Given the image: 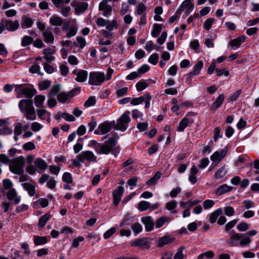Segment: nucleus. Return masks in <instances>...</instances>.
Wrapping results in <instances>:
<instances>
[{"mask_svg":"<svg viewBox=\"0 0 259 259\" xmlns=\"http://www.w3.org/2000/svg\"><path fill=\"white\" fill-rule=\"evenodd\" d=\"M19 108L27 120H34L36 118L33 101L29 99L21 100L18 104Z\"/></svg>","mask_w":259,"mask_h":259,"instance_id":"f257e3e1","label":"nucleus"},{"mask_svg":"<svg viewBox=\"0 0 259 259\" xmlns=\"http://www.w3.org/2000/svg\"><path fill=\"white\" fill-rule=\"evenodd\" d=\"M113 73V70L109 68L106 75L103 72L93 71L90 73L89 83L91 85H99L102 84L105 80H109L111 79Z\"/></svg>","mask_w":259,"mask_h":259,"instance_id":"f03ea898","label":"nucleus"},{"mask_svg":"<svg viewBox=\"0 0 259 259\" xmlns=\"http://www.w3.org/2000/svg\"><path fill=\"white\" fill-rule=\"evenodd\" d=\"M116 144V142L113 138H110L108 141L105 142L104 144H97L95 147V150L98 154H108L110 152H112L115 156H116V152L113 149Z\"/></svg>","mask_w":259,"mask_h":259,"instance_id":"7ed1b4c3","label":"nucleus"},{"mask_svg":"<svg viewBox=\"0 0 259 259\" xmlns=\"http://www.w3.org/2000/svg\"><path fill=\"white\" fill-rule=\"evenodd\" d=\"M25 165L24 158L23 156H19L12 160L10 164V171L17 175H21L24 172L23 168Z\"/></svg>","mask_w":259,"mask_h":259,"instance_id":"20e7f679","label":"nucleus"},{"mask_svg":"<svg viewBox=\"0 0 259 259\" xmlns=\"http://www.w3.org/2000/svg\"><path fill=\"white\" fill-rule=\"evenodd\" d=\"M130 112L125 111L121 116L117 120V123H115V128L117 130L124 132L128 127V124L131 121L130 117Z\"/></svg>","mask_w":259,"mask_h":259,"instance_id":"39448f33","label":"nucleus"},{"mask_svg":"<svg viewBox=\"0 0 259 259\" xmlns=\"http://www.w3.org/2000/svg\"><path fill=\"white\" fill-rule=\"evenodd\" d=\"M115 125V121H104L100 123L97 129L95 130L96 135H104L110 131L112 127Z\"/></svg>","mask_w":259,"mask_h":259,"instance_id":"423d86ee","label":"nucleus"},{"mask_svg":"<svg viewBox=\"0 0 259 259\" xmlns=\"http://www.w3.org/2000/svg\"><path fill=\"white\" fill-rule=\"evenodd\" d=\"M228 148L225 147L220 151H217L214 152L210 156V159L212 161V164H214V166H216L226 156Z\"/></svg>","mask_w":259,"mask_h":259,"instance_id":"0eeeda50","label":"nucleus"},{"mask_svg":"<svg viewBox=\"0 0 259 259\" xmlns=\"http://www.w3.org/2000/svg\"><path fill=\"white\" fill-rule=\"evenodd\" d=\"M0 24L4 25L5 29L9 31H14L16 30L19 26V23L18 20L14 21L5 19H2Z\"/></svg>","mask_w":259,"mask_h":259,"instance_id":"6e6552de","label":"nucleus"},{"mask_svg":"<svg viewBox=\"0 0 259 259\" xmlns=\"http://www.w3.org/2000/svg\"><path fill=\"white\" fill-rule=\"evenodd\" d=\"M243 236V234L236 233L234 231L230 232V237L226 241V243L231 247L237 246L238 241Z\"/></svg>","mask_w":259,"mask_h":259,"instance_id":"1a4fd4ad","label":"nucleus"},{"mask_svg":"<svg viewBox=\"0 0 259 259\" xmlns=\"http://www.w3.org/2000/svg\"><path fill=\"white\" fill-rule=\"evenodd\" d=\"M77 158L79 159L81 162H84L86 160L89 162H96L97 157L92 151H85L82 152L80 154L78 155L77 156Z\"/></svg>","mask_w":259,"mask_h":259,"instance_id":"9d476101","label":"nucleus"},{"mask_svg":"<svg viewBox=\"0 0 259 259\" xmlns=\"http://www.w3.org/2000/svg\"><path fill=\"white\" fill-rule=\"evenodd\" d=\"M16 90L18 92H22L26 97L31 98L36 93V90L32 88H23V84H19L16 86Z\"/></svg>","mask_w":259,"mask_h":259,"instance_id":"9b49d317","label":"nucleus"},{"mask_svg":"<svg viewBox=\"0 0 259 259\" xmlns=\"http://www.w3.org/2000/svg\"><path fill=\"white\" fill-rule=\"evenodd\" d=\"M193 9L194 5L191 3V1L185 0L182 3L176 13L180 15L184 9H186L185 12L187 15H189L193 11Z\"/></svg>","mask_w":259,"mask_h":259,"instance_id":"f8f14e48","label":"nucleus"},{"mask_svg":"<svg viewBox=\"0 0 259 259\" xmlns=\"http://www.w3.org/2000/svg\"><path fill=\"white\" fill-rule=\"evenodd\" d=\"M191 113H188L186 116L183 118L179 124L177 131L179 132H183L185 128L189 125V123H192L194 121L192 119H189L188 116L192 115Z\"/></svg>","mask_w":259,"mask_h":259,"instance_id":"ddd939ff","label":"nucleus"},{"mask_svg":"<svg viewBox=\"0 0 259 259\" xmlns=\"http://www.w3.org/2000/svg\"><path fill=\"white\" fill-rule=\"evenodd\" d=\"M73 74L76 75L75 80L79 82L85 81L88 77V72L81 69H75L72 71Z\"/></svg>","mask_w":259,"mask_h":259,"instance_id":"4468645a","label":"nucleus"},{"mask_svg":"<svg viewBox=\"0 0 259 259\" xmlns=\"http://www.w3.org/2000/svg\"><path fill=\"white\" fill-rule=\"evenodd\" d=\"M99 9L100 11H103V15L105 17H108L110 15L112 11V7L108 5L107 0H103L100 3Z\"/></svg>","mask_w":259,"mask_h":259,"instance_id":"2eb2a0df","label":"nucleus"},{"mask_svg":"<svg viewBox=\"0 0 259 259\" xmlns=\"http://www.w3.org/2000/svg\"><path fill=\"white\" fill-rule=\"evenodd\" d=\"M123 192L124 188L122 186H118L116 190L113 191V197L114 205L117 206L119 204Z\"/></svg>","mask_w":259,"mask_h":259,"instance_id":"dca6fc26","label":"nucleus"},{"mask_svg":"<svg viewBox=\"0 0 259 259\" xmlns=\"http://www.w3.org/2000/svg\"><path fill=\"white\" fill-rule=\"evenodd\" d=\"M51 30L52 28L48 27L42 33L44 41L49 44H53L54 42V36Z\"/></svg>","mask_w":259,"mask_h":259,"instance_id":"f3484780","label":"nucleus"},{"mask_svg":"<svg viewBox=\"0 0 259 259\" xmlns=\"http://www.w3.org/2000/svg\"><path fill=\"white\" fill-rule=\"evenodd\" d=\"M141 222L145 225V229L147 231H151L153 230L154 222L152 220V217L150 216H147L142 217L141 218Z\"/></svg>","mask_w":259,"mask_h":259,"instance_id":"a211bd4d","label":"nucleus"},{"mask_svg":"<svg viewBox=\"0 0 259 259\" xmlns=\"http://www.w3.org/2000/svg\"><path fill=\"white\" fill-rule=\"evenodd\" d=\"M22 186L30 196H33L35 195V186L33 184L26 182L22 183Z\"/></svg>","mask_w":259,"mask_h":259,"instance_id":"6ab92c4d","label":"nucleus"},{"mask_svg":"<svg viewBox=\"0 0 259 259\" xmlns=\"http://www.w3.org/2000/svg\"><path fill=\"white\" fill-rule=\"evenodd\" d=\"M233 188L229 186L227 184H223L215 190V193L216 195L220 196L223 194L229 192L232 190Z\"/></svg>","mask_w":259,"mask_h":259,"instance_id":"aec40b11","label":"nucleus"},{"mask_svg":"<svg viewBox=\"0 0 259 259\" xmlns=\"http://www.w3.org/2000/svg\"><path fill=\"white\" fill-rule=\"evenodd\" d=\"M33 23V21L31 18L27 16H24L22 17L21 21V27L23 29H25L31 27Z\"/></svg>","mask_w":259,"mask_h":259,"instance_id":"412c9836","label":"nucleus"},{"mask_svg":"<svg viewBox=\"0 0 259 259\" xmlns=\"http://www.w3.org/2000/svg\"><path fill=\"white\" fill-rule=\"evenodd\" d=\"M174 240V239L171 238L169 236L164 235L159 239L157 243V246L158 247H162L164 245L173 242Z\"/></svg>","mask_w":259,"mask_h":259,"instance_id":"4be33fe9","label":"nucleus"},{"mask_svg":"<svg viewBox=\"0 0 259 259\" xmlns=\"http://www.w3.org/2000/svg\"><path fill=\"white\" fill-rule=\"evenodd\" d=\"M72 97L73 95H71V92H68L67 93L62 92L58 95L57 99L60 102L64 103Z\"/></svg>","mask_w":259,"mask_h":259,"instance_id":"5701e85b","label":"nucleus"},{"mask_svg":"<svg viewBox=\"0 0 259 259\" xmlns=\"http://www.w3.org/2000/svg\"><path fill=\"white\" fill-rule=\"evenodd\" d=\"M224 99V95L223 94H221L213 103L210 109L211 110H215L217 109H218L223 103Z\"/></svg>","mask_w":259,"mask_h":259,"instance_id":"b1692460","label":"nucleus"},{"mask_svg":"<svg viewBox=\"0 0 259 259\" xmlns=\"http://www.w3.org/2000/svg\"><path fill=\"white\" fill-rule=\"evenodd\" d=\"M49 22L53 26H60L63 24V21L62 18L53 15L50 19Z\"/></svg>","mask_w":259,"mask_h":259,"instance_id":"393cba45","label":"nucleus"},{"mask_svg":"<svg viewBox=\"0 0 259 259\" xmlns=\"http://www.w3.org/2000/svg\"><path fill=\"white\" fill-rule=\"evenodd\" d=\"M223 212V209L222 208H220L214 211L213 212L209 214V222L211 224L214 223L219 216L222 214Z\"/></svg>","mask_w":259,"mask_h":259,"instance_id":"a878e982","label":"nucleus"},{"mask_svg":"<svg viewBox=\"0 0 259 259\" xmlns=\"http://www.w3.org/2000/svg\"><path fill=\"white\" fill-rule=\"evenodd\" d=\"M54 53V50L51 49L44 50L43 54L45 55L44 58L47 62H51L55 60V57L51 56Z\"/></svg>","mask_w":259,"mask_h":259,"instance_id":"bb28decb","label":"nucleus"},{"mask_svg":"<svg viewBox=\"0 0 259 259\" xmlns=\"http://www.w3.org/2000/svg\"><path fill=\"white\" fill-rule=\"evenodd\" d=\"M45 100V96L41 95L36 96L34 98L35 106L37 108H40L42 107Z\"/></svg>","mask_w":259,"mask_h":259,"instance_id":"cd10ccee","label":"nucleus"},{"mask_svg":"<svg viewBox=\"0 0 259 259\" xmlns=\"http://www.w3.org/2000/svg\"><path fill=\"white\" fill-rule=\"evenodd\" d=\"M75 10L78 13L84 12L88 8V4L86 3H78L75 5Z\"/></svg>","mask_w":259,"mask_h":259,"instance_id":"c85d7f7f","label":"nucleus"},{"mask_svg":"<svg viewBox=\"0 0 259 259\" xmlns=\"http://www.w3.org/2000/svg\"><path fill=\"white\" fill-rule=\"evenodd\" d=\"M35 165L41 170L46 169L48 167L46 162L40 158H37L34 161Z\"/></svg>","mask_w":259,"mask_h":259,"instance_id":"c756f323","label":"nucleus"},{"mask_svg":"<svg viewBox=\"0 0 259 259\" xmlns=\"http://www.w3.org/2000/svg\"><path fill=\"white\" fill-rule=\"evenodd\" d=\"M105 26L107 29L112 31L114 29H117L118 25L116 20L113 19L112 21L107 20Z\"/></svg>","mask_w":259,"mask_h":259,"instance_id":"7c9ffc66","label":"nucleus"},{"mask_svg":"<svg viewBox=\"0 0 259 259\" xmlns=\"http://www.w3.org/2000/svg\"><path fill=\"white\" fill-rule=\"evenodd\" d=\"M203 65V62L202 61H198V62L195 65L193 70L189 73V74H192L194 75H197L199 74L200 71L202 68Z\"/></svg>","mask_w":259,"mask_h":259,"instance_id":"2f4dec72","label":"nucleus"},{"mask_svg":"<svg viewBox=\"0 0 259 259\" xmlns=\"http://www.w3.org/2000/svg\"><path fill=\"white\" fill-rule=\"evenodd\" d=\"M34 243L36 245H39L46 243L48 242V239L45 236H34Z\"/></svg>","mask_w":259,"mask_h":259,"instance_id":"473e14b6","label":"nucleus"},{"mask_svg":"<svg viewBox=\"0 0 259 259\" xmlns=\"http://www.w3.org/2000/svg\"><path fill=\"white\" fill-rule=\"evenodd\" d=\"M150 207L151 204L146 201H141L138 205V208L141 211H145Z\"/></svg>","mask_w":259,"mask_h":259,"instance_id":"72a5a7b5","label":"nucleus"},{"mask_svg":"<svg viewBox=\"0 0 259 259\" xmlns=\"http://www.w3.org/2000/svg\"><path fill=\"white\" fill-rule=\"evenodd\" d=\"M36 113L38 117L42 120H46V117L51 113L45 109H37Z\"/></svg>","mask_w":259,"mask_h":259,"instance_id":"f704fd0d","label":"nucleus"},{"mask_svg":"<svg viewBox=\"0 0 259 259\" xmlns=\"http://www.w3.org/2000/svg\"><path fill=\"white\" fill-rule=\"evenodd\" d=\"M200 202V201L199 200H194V201L189 200L188 202H181L180 203V205L181 207H182L183 208H186L187 207V206H188V208H189V209H190V208L192 206L196 205L197 204L199 203Z\"/></svg>","mask_w":259,"mask_h":259,"instance_id":"c9c22d12","label":"nucleus"},{"mask_svg":"<svg viewBox=\"0 0 259 259\" xmlns=\"http://www.w3.org/2000/svg\"><path fill=\"white\" fill-rule=\"evenodd\" d=\"M148 244V242L146 239L140 238L136 239L135 241L131 243L132 246H146Z\"/></svg>","mask_w":259,"mask_h":259,"instance_id":"e433bc0d","label":"nucleus"},{"mask_svg":"<svg viewBox=\"0 0 259 259\" xmlns=\"http://www.w3.org/2000/svg\"><path fill=\"white\" fill-rule=\"evenodd\" d=\"M77 26L76 24H73L69 28L66 34V37L70 38L76 35L77 31Z\"/></svg>","mask_w":259,"mask_h":259,"instance_id":"4c0bfd02","label":"nucleus"},{"mask_svg":"<svg viewBox=\"0 0 259 259\" xmlns=\"http://www.w3.org/2000/svg\"><path fill=\"white\" fill-rule=\"evenodd\" d=\"M227 171L225 169V166H223L218 169L215 174V177L216 179H221L224 177Z\"/></svg>","mask_w":259,"mask_h":259,"instance_id":"58836bf2","label":"nucleus"},{"mask_svg":"<svg viewBox=\"0 0 259 259\" xmlns=\"http://www.w3.org/2000/svg\"><path fill=\"white\" fill-rule=\"evenodd\" d=\"M60 88L59 85H54L52 87L50 92L48 94V97H53L55 96L60 91Z\"/></svg>","mask_w":259,"mask_h":259,"instance_id":"ea45409f","label":"nucleus"},{"mask_svg":"<svg viewBox=\"0 0 259 259\" xmlns=\"http://www.w3.org/2000/svg\"><path fill=\"white\" fill-rule=\"evenodd\" d=\"M169 221V219L168 218H166L164 217H161L157 219L156 221L155 224L156 227L157 228H159L162 227L164 224L166 222Z\"/></svg>","mask_w":259,"mask_h":259,"instance_id":"a19ab883","label":"nucleus"},{"mask_svg":"<svg viewBox=\"0 0 259 259\" xmlns=\"http://www.w3.org/2000/svg\"><path fill=\"white\" fill-rule=\"evenodd\" d=\"M148 85V83L141 80L137 83L136 87L137 91L140 92L145 89Z\"/></svg>","mask_w":259,"mask_h":259,"instance_id":"79ce46f5","label":"nucleus"},{"mask_svg":"<svg viewBox=\"0 0 259 259\" xmlns=\"http://www.w3.org/2000/svg\"><path fill=\"white\" fill-rule=\"evenodd\" d=\"M161 25L155 24L154 25L153 31H152V35L153 37H157L161 31Z\"/></svg>","mask_w":259,"mask_h":259,"instance_id":"37998d69","label":"nucleus"},{"mask_svg":"<svg viewBox=\"0 0 259 259\" xmlns=\"http://www.w3.org/2000/svg\"><path fill=\"white\" fill-rule=\"evenodd\" d=\"M50 218V214L46 213L41 217L39 220L38 225L40 227H44L47 222L49 220Z\"/></svg>","mask_w":259,"mask_h":259,"instance_id":"c03bdc74","label":"nucleus"},{"mask_svg":"<svg viewBox=\"0 0 259 259\" xmlns=\"http://www.w3.org/2000/svg\"><path fill=\"white\" fill-rule=\"evenodd\" d=\"M131 228L134 233L136 235L141 232L143 230L142 225L139 223H135L132 226Z\"/></svg>","mask_w":259,"mask_h":259,"instance_id":"a18cd8bd","label":"nucleus"},{"mask_svg":"<svg viewBox=\"0 0 259 259\" xmlns=\"http://www.w3.org/2000/svg\"><path fill=\"white\" fill-rule=\"evenodd\" d=\"M33 41V38L26 35L23 37L21 41V45L23 47H26L31 44Z\"/></svg>","mask_w":259,"mask_h":259,"instance_id":"49530a36","label":"nucleus"},{"mask_svg":"<svg viewBox=\"0 0 259 259\" xmlns=\"http://www.w3.org/2000/svg\"><path fill=\"white\" fill-rule=\"evenodd\" d=\"M128 90V88L127 87L118 89L116 90V94L118 97H122L127 94Z\"/></svg>","mask_w":259,"mask_h":259,"instance_id":"de8ad7c7","label":"nucleus"},{"mask_svg":"<svg viewBox=\"0 0 259 259\" xmlns=\"http://www.w3.org/2000/svg\"><path fill=\"white\" fill-rule=\"evenodd\" d=\"M96 102V99L95 97H94V96L90 97L88 98V99L84 103V106L85 107H89L90 106L94 105L95 104Z\"/></svg>","mask_w":259,"mask_h":259,"instance_id":"09e8293b","label":"nucleus"},{"mask_svg":"<svg viewBox=\"0 0 259 259\" xmlns=\"http://www.w3.org/2000/svg\"><path fill=\"white\" fill-rule=\"evenodd\" d=\"M51 85V82L48 80H44L38 83V87L40 90H45L47 89Z\"/></svg>","mask_w":259,"mask_h":259,"instance_id":"8fccbe9b","label":"nucleus"},{"mask_svg":"<svg viewBox=\"0 0 259 259\" xmlns=\"http://www.w3.org/2000/svg\"><path fill=\"white\" fill-rule=\"evenodd\" d=\"M146 10V7L143 3L138 4L135 13L138 15H141Z\"/></svg>","mask_w":259,"mask_h":259,"instance_id":"3c124183","label":"nucleus"},{"mask_svg":"<svg viewBox=\"0 0 259 259\" xmlns=\"http://www.w3.org/2000/svg\"><path fill=\"white\" fill-rule=\"evenodd\" d=\"M177 205V203L175 200H172L166 204V208L169 211H171L172 212L176 211H172Z\"/></svg>","mask_w":259,"mask_h":259,"instance_id":"603ef678","label":"nucleus"},{"mask_svg":"<svg viewBox=\"0 0 259 259\" xmlns=\"http://www.w3.org/2000/svg\"><path fill=\"white\" fill-rule=\"evenodd\" d=\"M145 99L144 98V95L141 96L139 98H133L131 102V103L133 105H138L141 104L144 101Z\"/></svg>","mask_w":259,"mask_h":259,"instance_id":"864d4df0","label":"nucleus"},{"mask_svg":"<svg viewBox=\"0 0 259 259\" xmlns=\"http://www.w3.org/2000/svg\"><path fill=\"white\" fill-rule=\"evenodd\" d=\"M35 148V146L33 142H27L23 145V149L26 151H30Z\"/></svg>","mask_w":259,"mask_h":259,"instance_id":"5fc2aeb1","label":"nucleus"},{"mask_svg":"<svg viewBox=\"0 0 259 259\" xmlns=\"http://www.w3.org/2000/svg\"><path fill=\"white\" fill-rule=\"evenodd\" d=\"M185 249L184 246L180 247L177 250L176 253L174 255V259H183L184 257V255L183 253V251Z\"/></svg>","mask_w":259,"mask_h":259,"instance_id":"6e6d98bb","label":"nucleus"},{"mask_svg":"<svg viewBox=\"0 0 259 259\" xmlns=\"http://www.w3.org/2000/svg\"><path fill=\"white\" fill-rule=\"evenodd\" d=\"M158 54L157 53H154L150 56L148 61L150 63L153 65H156L158 62Z\"/></svg>","mask_w":259,"mask_h":259,"instance_id":"4d7b16f0","label":"nucleus"},{"mask_svg":"<svg viewBox=\"0 0 259 259\" xmlns=\"http://www.w3.org/2000/svg\"><path fill=\"white\" fill-rule=\"evenodd\" d=\"M237 228L239 231L244 232L249 229V224L245 222H241L237 225Z\"/></svg>","mask_w":259,"mask_h":259,"instance_id":"13d9d810","label":"nucleus"},{"mask_svg":"<svg viewBox=\"0 0 259 259\" xmlns=\"http://www.w3.org/2000/svg\"><path fill=\"white\" fill-rule=\"evenodd\" d=\"M225 214L228 217H232L234 215L235 210L233 207L228 206L224 209Z\"/></svg>","mask_w":259,"mask_h":259,"instance_id":"bf43d9fd","label":"nucleus"},{"mask_svg":"<svg viewBox=\"0 0 259 259\" xmlns=\"http://www.w3.org/2000/svg\"><path fill=\"white\" fill-rule=\"evenodd\" d=\"M12 130L7 126H4L3 128H0L1 135L12 134Z\"/></svg>","mask_w":259,"mask_h":259,"instance_id":"052dcab7","label":"nucleus"},{"mask_svg":"<svg viewBox=\"0 0 259 259\" xmlns=\"http://www.w3.org/2000/svg\"><path fill=\"white\" fill-rule=\"evenodd\" d=\"M62 180L68 184L71 183L72 182L71 175L68 172H65L63 175Z\"/></svg>","mask_w":259,"mask_h":259,"instance_id":"680f3d73","label":"nucleus"},{"mask_svg":"<svg viewBox=\"0 0 259 259\" xmlns=\"http://www.w3.org/2000/svg\"><path fill=\"white\" fill-rule=\"evenodd\" d=\"M61 116L65 120L71 122L75 120V117L71 114H69L66 112L61 113Z\"/></svg>","mask_w":259,"mask_h":259,"instance_id":"e2e57ef3","label":"nucleus"},{"mask_svg":"<svg viewBox=\"0 0 259 259\" xmlns=\"http://www.w3.org/2000/svg\"><path fill=\"white\" fill-rule=\"evenodd\" d=\"M238 222V220L235 219L228 222L225 226V231H229L231 229L233 228Z\"/></svg>","mask_w":259,"mask_h":259,"instance_id":"0e129e2a","label":"nucleus"},{"mask_svg":"<svg viewBox=\"0 0 259 259\" xmlns=\"http://www.w3.org/2000/svg\"><path fill=\"white\" fill-rule=\"evenodd\" d=\"M22 124L21 123H17L15 125L14 134L16 135H20L22 133Z\"/></svg>","mask_w":259,"mask_h":259,"instance_id":"69168bd1","label":"nucleus"},{"mask_svg":"<svg viewBox=\"0 0 259 259\" xmlns=\"http://www.w3.org/2000/svg\"><path fill=\"white\" fill-rule=\"evenodd\" d=\"M209 163V160L207 158H203L199 161L198 167L200 168L206 167Z\"/></svg>","mask_w":259,"mask_h":259,"instance_id":"338daca9","label":"nucleus"},{"mask_svg":"<svg viewBox=\"0 0 259 259\" xmlns=\"http://www.w3.org/2000/svg\"><path fill=\"white\" fill-rule=\"evenodd\" d=\"M241 43L236 38H235L230 41V45L233 49L238 48L240 47Z\"/></svg>","mask_w":259,"mask_h":259,"instance_id":"774afa93","label":"nucleus"}]
</instances>
